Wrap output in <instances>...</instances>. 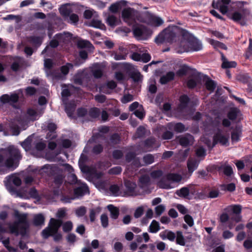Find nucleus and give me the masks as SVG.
I'll list each match as a JSON object with an SVG mask.
<instances>
[{
  "label": "nucleus",
  "mask_w": 252,
  "mask_h": 252,
  "mask_svg": "<svg viewBox=\"0 0 252 252\" xmlns=\"http://www.w3.org/2000/svg\"><path fill=\"white\" fill-rule=\"evenodd\" d=\"M61 226L63 233L68 234L67 236H76L74 234L70 233L73 227L71 221L63 222L62 220L54 218L50 219L48 226L42 232V236H62L61 234H58Z\"/></svg>",
  "instance_id": "nucleus-1"
},
{
  "label": "nucleus",
  "mask_w": 252,
  "mask_h": 252,
  "mask_svg": "<svg viewBox=\"0 0 252 252\" xmlns=\"http://www.w3.org/2000/svg\"><path fill=\"white\" fill-rule=\"evenodd\" d=\"M17 220L11 223L10 230L14 233L16 236L20 235L21 236H29L30 224L28 220L27 216L25 214H20L16 211L15 213Z\"/></svg>",
  "instance_id": "nucleus-2"
},
{
  "label": "nucleus",
  "mask_w": 252,
  "mask_h": 252,
  "mask_svg": "<svg viewBox=\"0 0 252 252\" xmlns=\"http://www.w3.org/2000/svg\"><path fill=\"white\" fill-rule=\"evenodd\" d=\"M179 29L177 27H168L163 30L156 38L155 42L158 44L163 43H172L179 39Z\"/></svg>",
  "instance_id": "nucleus-3"
},
{
  "label": "nucleus",
  "mask_w": 252,
  "mask_h": 252,
  "mask_svg": "<svg viewBox=\"0 0 252 252\" xmlns=\"http://www.w3.org/2000/svg\"><path fill=\"white\" fill-rule=\"evenodd\" d=\"M42 169L49 177H53V182L58 187H60L63 183L64 176L63 173V170L56 165H44Z\"/></svg>",
  "instance_id": "nucleus-4"
},
{
  "label": "nucleus",
  "mask_w": 252,
  "mask_h": 252,
  "mask_svg": "<svg viewBox=\"0 0 252 252\" xmlns=\"http://www.w3.org/2000/svg\"><path fill=\"white\" fill-rule=\"evenodd\" d=\"M229 135L222 134L221 129L218 128L217 132L213 137V142L211 146H210V141L209 140V145H208V146L213 148L218 144L222 146H227L229 145Z\"/></svg>",
  "instance_id": "nucleus-5"
},
{
  "label": "nucleus",
  "mask_w": 252,
  "mask_h": 252,
  "mask_svg": "<svg viewBox=\"0 0 252 252\" xmlns=\"http://www.w3.org/2000/svg\"><path fill=\"white\" fill-rule=\"evenodd\" d=\"M182 180V176L177 173H168L163 176L158 181V185L160 188L169 189V185L167 183L168 181L173 182H179Z\"/></svg>",
  "instance_id": "nucleus-6"
},
{
  "label": "nucleus",
  "mask_w": 252,
  "mask_h": 252,
  "mask_svg": "<svg viewBox=\"0 0 252 252\" xmlns=\"http://www.w3.org/2000/svg\"><path fill=\"white\" fill-rule=\"evenodd\" d=\"M132 31L134 36L138 39H147L151 34V31L143 25L133 26Z\"/></svg>",
  "instance_id": "nucleus-7"
},
{
  "label": "nucleus",
  "mask_w": 252,
  "mask_h": 252,
  "mask_svg": "<svg viewBox=\"0 0 252 252\" xmlns=\"http://www.w3.org/2000/svg\"><path fill=\"white\" fill-rule=\"evenodd\" d=\"M231 140L232 143H237L241 140L242 136V127L240 125H236L234 127L231 126Z\"/></svg>",
  "instance_id": "nucleus-8"
},
{
  "label": "nucleus",
  "mask_w": 252,
  "mask_h": 252,
  "mask_svg": "<svg viewBox=\"0 0 252 252\" xmlns=\"http://www.w3.org/2000/svg\"><path fill=\"white\" fill-rule=\"evenodd\" d=\"M190 77L186 82L187 86L189 89H193L200 82L201 79V74L199 72L193 73L190 76Z\"/></svg>",
  "instance_id": "nucleus-9"
},
{
  "label": "nucleus",
  "mask_w": 252,
  "mask_h": 252,
  "mask_svg": "<svg viewBox=\"0 0 252 252\" xmlns=\"http://www.w3.org/2000/svg\"><path fill=\"white\" fill-rule=\"evenodd\" d=\"M124 185L126 187L125 193L128 196H136L137 195L135 191L136 184L130 180H126L124 182Z\"/></svg>",
  "instance_id": "nucleus-10"
},
{
  "label": "nucleus",
  "mask_w": 252,
  "mask_h": 252,
  "mask_svg": "<svg viewBox=\"0 0 252 252\" xmlns=\"http://www.w3.org/2000/svg\"><path fill=\"white\" fill-rule=\"evenodd\" d=\"M194 140L193 136L189 133H187L185 135L181 136L179 138V143L183 147H187L193 144Z\"/></svg>",
  "instance_id": "nucleus-11"
},
{
  "label": "nucleus",
  "mask_w": 252,
  "mask_h": 252,
  "mask_svg": "<svg viewBox=\"0 0 252 252\" xmlns=\"http://www.w3.org/2000/svg\"><path fill=\"white\" fill-rule=\"evenodd\" d=\"M6 151L9 158H12L15 160H19L21 158L19 150L14 146L8 147Z\"/></svg>",
  "instance_id": "nucleus-12"
},
{
  "label": "nucleus",
  "mask_w": 252,
  "mask_h": 252,
  "mask_svg": "<svg viewBox=\"0 0 252 252\" xmlns=\"http://www.w3.org/2000/svg\"><path fill=\"white\" fill-rule=\"evenodd\" d=\"M122 17L125 22L129 21H131L132 22H135L132 14V9L131 8L124 9L122 12Z\"/></svg>",
  "instance_id": "nucleus-13"
},
{
  "label": "nucleus",
  "mask_w": 252,
  "mask_h": 252,
  "mask_svg": "<svg viewBox=\"0 0 252 252\" xmlns=\"http://www.w3.org/2000/svg\"><path fill=\"white\" fill-rule=\"evenodd\" d=\"M221 59L222 62L221 66L222 68L228 69L229 68H235L236 67V62L235 61H228L222 53H221Z\"/></svg>",
  "instance_id": "nucleus-14"
},
{
  "label": "nucleus",
  "mask_w": 252,
  "mask_h": 252,
  "mask_svg": "<svg viewBox=\"0 0 252 252\" xmlns=\"http://www.w3.org/2000/svg\"><path fill=\"white\" fill-rule=\"evenodd\" d=\"M86 74L87 73L85 70H78L74 77V82L75 84L81 85L83 83Z\"/></svg>",
  "instance_id": "nucleus-15"
},
{
  "label": "nucleus",
  "mask_w": 252,
  "mask_h": 252,
  "mask_svg": "<svg viewBox=\"0 0 252 252\" xmlns=\"http://www.w3.org/2000/svg\"><path fill=\"white\" fill-rule=\"evenodd\" d=\"M228 207L230 208L232 213L236 215L234 220L236 222L240 221L241 219L240 214L242 212V206L240 205H232Z\"/></svg>",
  "instance_id": "nucleus-16"
},
{
  "label": "nucleus",
  "mask_w": 252,
  "mask_h": 252,
  "mask_svg": "<svg viewBox=\"0 0 252 252\" xmlns=\"http://www.w3.org/2000/svg\"><path fill=\"white\" fill-rule=\"evenodd\" d=\"M175 78V73L173 71H169L165 75L160 77L159 83L162 85H165L173 80Z\"/></svg>",
  "instance_id": "nucleus-17"
},
{
  "label": "nucleus",
  "mask_w": 252,
  "mask_h": 252,
  "mask_svg": "<svg viewBox=\"0 0 252 252\" xmlns=\"http://www.w3.org/2000/svg\"><path fill=\"white\" fill-rule=\"evenodd\" d=\"M107 208L110 212V218L114 220H117L120 215L119 209L112 204L108 205Z\"/></svg>",
  "instance_id": "nucleus-18"
},
{
  "label": "nucleus",
  "mask_w": 252,
  "mask_h": 252,
  "mask_svg": "<svg viewBox=\"0 0 252 252\" xmlns=\"http://www.w3.org/2000/svg\"><path fill=\"white\" fill-rule=\"evenodd\" d=\"M189 46L191 50L194 51H198L202 49V44L196 38H192L189 41Z\"/></svg>",
  "instance_id": "nucleus-19"
},
{
  "label": "nucleus",
  "mask_w": 252,
  "mask_h": 252,
  "mask_svg": "<svg viewBox=\"0 0 252 252\" xmlns=\"http://www.w3.org/2000/svg\"><path fill=\"white\" fill-rule=\"evenodd\" d=\"M28 41L35 48H38L42 44V39L40 36H30L28 37Z\"/></svg>",
  "instance_id": "nucleus-20"
},
{
  "label": "nucleus",
  "mask_w": 252,
  "mask_h": 252,
  "mask_svg": "<svg viewBox=\"0 0 252 252\" xmlns=\"http://www.w3.org/2000/svg\"><path fill=\"white\" fill-rule=\"evenodd\" d=\"M89 192V188L86 184H84L74 189V194L77 196H83Z\"/></svg>",
  "instance_id": "nucleus-21"
},
{
  "label": "nucleus",
  "mask_w": 252,
  "mask_h": 252,
  "mask_svg": "<svg viewBox=\"0 0 252 252\" xmlns=\"http://www.w3.org/2000/svg\"><path fill=\"white\" fill-rule=\"evenodd\" d=\"M32 136H29L21 142V145L26 152L30 151L33 150L32 146Z\"/></svg>",
  "instance_id": "nucleus-22"
},
{
  "label": "nucleus",
  "mask_w": 252,
  "mask_h": 252,
  "mask_svg": "<svg viewBox=\"0 0 252 252\" xmlns=\"http://www.w3.org/2000/svg\"><path fill=\"white\" fill-rule=\"evenodd\" d=\"M204 78L206 79L205 85L207 90L210 92H214L217 86L216 82L208 77L207 75H205Z\"/></svg>",
  "instance_id": "nucleus-23"
},
{
  "label": "nucleus",
  "mask_w": 252,
  "mask_h": 252,
  "mask_svg": "<svg viewBox=\"0 0 252 252\" xmlns=\"http://www.w3.org/2000/svg\"><path fill=\"white\" fill-rule=\"evenodd\" d=\"M45 217L41 214L35 215L33 218L32 223L35 226H41L44 224Z\"/></svg>",
  "instance_id": "nucleus-24"
},
{
  "label": "nucleus",
  "mask_w": 252,
  "mask_h": 252,
  "mask_svg": "<svg viewBox=\"0 0 252 252\" xmlns=\"http://www.w3.org/2000/svg\"><path fill=\"white\" fill-rule=\"evenodd\" d=\"M76 105L73 103H68L65 105V111L69 118H73Z\"/></svg>",
  "instance_id": "nucleus-25"
},
{
  "label": "nucleus",
  "mask_w": 252,
  "mask_h": 252,
  "mask_svg": "<svg viewBox=\"0 0 252 252\" xmlns=\"http://www.w3.org/2000/svg\"><path fill=\"white\" fill-rule=\"evenodd\" d=\"M240 113V111L237 108H232L230 109L227 114L228 119L231 121L235 120L239 114Z\"/></svg>",
  "instance_id": "nucleus-26"
},
{
  "label": "nucleus",
  "mask_w": 252,
  "mask_h": 252,
  "mask_svg": "<svg viewBox=\"0 0 252 252\" xmlns=\"http://www.w3.org/2000/svg\"><path fill=\"white\" fill-rule=\"evenodd\" d=\"M221 170H223V174L226 176L230 177L233 174V169L229 165H224L220 166L218 168V170L220 171Z\"/></svg>",
  "instance_id": "nucleus-27"
},
{
  "label": "nucleus",
  "mask_w": 252,
  "mask_h": 252,
  "mask_svg": "<svg viewBox=\"0 0 252 252\" xmlns=\"http://www.w3.org/2000/svg\"><path fill=\"white\" fill-rule=\"evenodd\" d=\"M92 73L95 78L99 79L103 75L102 70L100 68V66L98 64H95L93 68L92 69Z\"/></svg>",
  "instance_id": "nucleus-28"
},
{
  "label": "nucleus",
  "mask_w": 252,
  "mask_h": 252,
  "mask_svg": "<svg viewBox=\"0 0 252 252\" xmlns=\"http://www.w3.org/2000/svg\"><path fill=\"white\" fill-rule=\"evenodd\" d=\"M190 70V67L184 64L177 71L176 75L179 77H182L187 75L188 72Z\"/></svg>",
  "instance_id": "nucleus-29"
},
{
  "label": "nucleus",
  "mask_w": 252,
  "mask_h": 252,
  "mask_svg": "<svg viewBox=\"0 0 252 252\" xmlns=\"http://www.w3.org/2000/svg\"><path fill=\"white\" fill-rule=\"evenodd\" d=\"M176 193L181 197L187 198L189 194V189L188 187H184L176 190Z\"/></svg>",
  "instance_id": "nucleus-30"
},
{
  "label": "nucleus",
  "mask_w": 252,
  "mask_h": 252,
  "mask_svg": "<svg viewBox=\"0 0 252 252\" xmlns=\"http://www.w3.org/2000/svg\"><path fill=\"white\" fill-rule=\"evenodd\" d=\"M101 211V208L100 207H97L94 209H92L90 210L89 217L90 221L92 222L95 221L96 215L99 214Z\"/></svg>",
  "instance_id": "nucleus-31"
},
{
  "label": "nucleus",
  "mask_w": 252,
  "mask_h": 252,
  "mask_svg": "<svg viewBox=\"0 0 252 252\" xmlns=\"http://www.w3.org/2000/svg\"><path fill=\"white\" fill-rule=\"evenodd\" d=\"M180 106L183 108H186L190 101V98L187 94L182 95L179 98Z\"/></svg>",
  "instance_id": "nucleus-32"
},
{
  "label": "nucleus",
  "mask_w": 252,
  "mask_h": 252,
  "mask_svg": "<svg viewBox=\"0 0 252 252\" xmlns=\"http://www.w3.org/2000/svg\"><path fill=\"white\" fill-rule=\"evenodd\" d=\"M146 128L142 126H139L136 129L135 133V136L137 138H141L144 137L146 135Z\"/></svg>",
  "instance_id": "nucleus-33"
},
{
  "label": "nucleus",
  "mask_w": 252,
  "mask_h": 252,
  "mask_svg": "<svg viewBox=\"0 0 252 252\" xmlns=\"http://www.w3.org/2000/svg\"><path fill=\"white\" fill-rule=\"evenodd\" d=\"M73 65L71 63H67L65 65H63L60 68L61 73L64 75H66L68 74L69 70L73 68Z\"/></svg>",
  "instance_id": "nucleus-34"
},
{
  "label": "nucleus",
  "mask_w": 252,
  "mask_h": 252,
  "mask_svg": "<svg viewBox=\"0 0 252 252\" xmlns=\"http://www.w3.org/2000/svg\"><path fill=\"white\" fill-rule=\"evenodd\" d=\"M159 230V223L155 220H153L149 227V231L151 233H156Z\"/></svg>",
  "instance_id": "nucleus-35"
},
{
  "label": "nucleus",
  "mask_w": 252,
  "mask_h": 252,
  "mask_svg": "<svg viewBox=\"0 0 252 252\" xmlns=\"http://www.w3.org/2000/svg\"><path fill=\"white\" fill-rule=\"evenodd\" d=\"M188 171L192 173L198 167V163L195 160H189L187 163Z\"/></svg>",
  "instance_id": "nucleus-36"
},
{
  "label": "nucleus",
  "mask_w": 252,
  "mask_h": 252,
  "mask_svg": "<svg viewBox=\"0 0 252 252\" xmlns=\"http://www.w3.org/2000/svg\"><path fill=\"white\" fill-rule=\"evenodd\" d=\"M107 23L110 26L114 27L118 25V20L115 16L111 15L107 17Z\"/></svg>",
  "instance_id": "nucleus-37"
},
{
  "label": "nucleus",
  "mask_w": 252,
  "mask_h": 252,
  "mask_svg": "<svg viewBox=\"0 0 252 252\" xmlns=\"http://www.w3.org/2000/svg\"><path fill=\"white\" fill-rule=\"evenodd\" d=\"M77 45L79 48H90L93 46L91 42L83 39L78 40Z\"/></svg>",
  "instance_id": "nucleus-38"
},
{
  "label": "nucleus",
  "mask_w": 252,
  "mask_h": 252,
  "mask_svg": "<svg viewBox=\"0 0 252 252\" xmlns=\"http://www.w3.org/2000/svg\"><path fill=\"white\" fill-rule=\"evenodd\" d=\"M90 25L91 27L101 30H103L105 28V25L102 23L101 21L94 19L91 21Z\"/></svg>",
  "instance_id": "nucleus-39"
},
{
  "label": "nucleus",
  "mask_w": 252,
  "mask_h": 252,
  "mask_svg": "<svg viewBox=\"0 0 252 252\" xmlns=\"http://www.w3.org/2000/svg\"><path fill=\"white\" fill-rule=\"evenodd\" d=\"M100 111L99 108L97 107H93L90 109L89 111V116L94 119H96L99 117Z\"/></svg>",
  "instance_id": "nucleus-40"
},
{
  "label": "nucleus",
  "mask_w": 252,
  "mask_h": 252,
  "mask_svg": "<svg viewBox=\"0 0 252 252\" xmlns=\"http://www.w3.org/2000/svg\"><path fill=\"white\" fill-rule=\"evenodd\" d=\"M124 2V1H121L112 4L109 7V10L113 13H117L121 8V3Z\"/></svg>",
  "instance_id": "nucleus-41"
},
{
  "label": "nucleus",
  "mask_w": 252,
  "mask_h": 252,
  "mask_svg": "<svg viewBox=\"0 0 252 252\" xmlns=\"http://www.w3.org/2000/svg\"><path fill=\"white\" fill-rule=\"evenodd\" d=\"M237 79L240 82L247 84L251 79L247 74H240L237 75Z\"/></svg>",
  "instance_id": "nucleus-42"
},
{
  "label": "nucleus",
  "mask_w": 252,
  "mask_h": 252,
  "mask_svg": "<svg viewBox=\"0 0 252 252\" xmlns=\"http://www.w3.org/2000/svg\"><path fill=\"white\" fill-rule=\"evenodd\" d=\"M11 223H7L8 226L7 227H5L2 222L0 221V234H4L7 233L9 234H14V233L11 232L10 230Z\"/></svg>",
  "instance_id": "nucleus-43"
},
{
  "label": "nucleus",
  "mask_w": 252,
  "mask_h": 252,
  "mask_svg": "<svg viewBox=\"0 0 252 252\" xmlns=\"http://www.w3.org/2000/svg\"><path fill=\"white\" fill-rule=\"evenodd\" d=\"M71 12V9L66 6L62 7L60 10L61 14L64 18L69 17Z\"/></svg>",
  "instance_id": "nucleus-44"
},
{
  "label": "nucleus",
  "mask_w": 252,
  "mask_h": 252,
  "mask_svg": "<svg viewBox=\"0 0 252 252\" xmlns=\"http://www.w3.org/2000/svg\"><path fill=\"white\" fill-rule=\"evenodd\" d=\"M110 140L113 144H118L120 143L121 140L120 136L117 133H113L111 135Z\"/></svg>",
  "instance_id": "nucleus-45"
},
{
  "label": "nucleus",
  "mask_w": 252,
  "mask_h": 252,
  "mask_svg": "<svg viewBox=\"0 0 252 252\" xmlns=\"http://www.w3.org/2000/svg\"><path fill=\"white\" fill-rule=\"evenodd\" d=\"M143 161L146 165H149L154 162V157L151 154H147L143 157Z\"/></svg>",
  "instance_id": "nucleus-46"
},
{
  "label": "nucleus",
  "mask_w": 252,
  "mask_h": 252,
  "mask_svg": "<svg viewBox=\"0 0 252 252\" xmlns=\"http://www.w3.org/2000/svg\"><path fill=\"white\" fill-rule=\"evenodd\" d=\"M100 222L103 228H106L108 226V217L107 215L104 213L100 216Z\"/></svg>",
  "instance_id": "nucleus-47"
},
{
  "label": "nucleus",
  "mask_w": 252,
  "mask_h": 252,
  "mask_svg": "<svg viewBox=\"0 0 252 252\" xmlns=\"http://www.w3.org/2000/svg\"><path fill=\"white\" fill-rule=\"evenodd\" d=\"M174 130L177 132L181 133L186 131L187 129L184 125L182 123H177L174 126Z\"/></svg>",
  "instance_id": "nucleus-48"
},
{
  "label": "nucleus",
  "mask_w": 252,
  "mask_h": 252,
  "mask_svg": "<svg viewBox=\"0 0 252 252\" xmlns=\"http://www.w3.org/2000/svg\"><path fill=\"white\" fill-rule=\"evenodd\" d=\"M155 139L154 138H149L144 141V147L147 148H152L155 143Z\"/></svg>",
  "instance_id": "nucleus-49"
},
{
  "label": "nucleus",
  "mask_w": 252,
  "mask_h": 252,
  "mask_svg": "<svg viewBox=\"0 0 252 252\" xmlns=\"http://www.w3.org/2000/svg\"><path fill=\"white\" fill-rule=\"evenodd\" d=\"M122 171V168L120 166H115L111 168L108 170V174L110 175H119Z\"/></svg>",
  "instance_id": "nucleus-50"
},
{
  "label": "nucleus",
  "mask_w": 252,
  "mask_h": 252,
  "mask_svg": "<svg viewBox=\"0 0 252 252\" xmlns=\"http://www.w3.org/2000/svg\"><path fill=\"white\" fill-rule=\"evenodd\" d=\"M103 147L101 144H98L94 145L92 149V153L95 155L100 154L102 152Z\"/></svg>",
  "instance_id": "nucleus-51"
},
{
  "label": "nucleus",
  "mask_w": 252,
  "mask_h": 252,
  "mask_svg": "<svg viewBox=\"0 0 252 252\" xmlns=\"http://www.w3.org/2000/svg\"><path fill=\"white\" fill-rule=\"evenodd\" d=\"M130 77L134 82H138L142 79V75L139 72H133L131 73Z\"/></svg>",
  "instance_id": "nucleus-52"
},
{
  "label": "nucleus",
  "mask_w": 252,
  "mask_h": 252,
  "mask_svg": "<svg viewBox=\"0 0 252 252\" xmlns=\"http://www.w3.org/2000/svg\"><path fill=\"white\" fill-rule=\"evenodd\" d=\"M136 154L134 152H129L125 156L126 161L129 163L136 158Z\"/></svg>",
  "instance_id": "nucleus-53"
},
{
  "label": "nucleus",
  "mask_w": 252,
  "mask_h": 252,
  "mask_svg": "<svg viewBox=\"0 0 252 252\" xmlns=\"http://www.w3.org/2000/svg\"><path fill=\"white\" fill-rule=\"evenodd\" d=\"M124 156L123 153L121 150H115L112 152V157L115 159H120Z\"/></svg>",
  "instance_id": "nucleus-54"
},
{
  "label": "nucleus",
  "mask_w": 252,
  "mask_h": 252,
  "mask_svg": "<svg viewBox=\"0 0 252 252\" xmlns=\"http://www.w3.org/2000/svg\"><path fill=\"white\" fill-rule=\"evenodd\" d=\"M34 149L37 151H42L46 148V144L42 141L37 142L34 144Z\"/></svg>",
  "instance_id": "nucleus-55"
},
{
  "label": "nucleus",
  "mask_w": 252,
  "mask_h": 252,
  "mask_svg": "<svg viewBox=\"0 0 252 252\" xmlns=\"http://www.w3.org/2000/svg\"><path fill=\"white\" fill-rule=\"evenodd\" d=\"M170 241H174L176 240V243L182 246L185 245V240L184 237H167Z\"/></svg>",
  "instance_id": "nucleus-56"
},
{
  "label": "nucleus",
  "mask_w": 252,
  "mask_h": 252,
  "mask_svg": "<svg viewBox=\"0 0 252 252\" xmlns=\"http://www.w3.org/2000/svg\"><path fill=\"white\" fill-rule=\"evenodd\" d=\"M36 89L31 86L28 87L25 89L26 94L28 96L34 95L36 93Z\"/></svg>",
  "instance_id": "nucleus-57"
},
{
  "label": "nucleus",
  "mask_w": 252,
  "mask_h": 252,
  "mask_svg": "<svg viewBox=\"0 0 252 252\" xmlns=\"http://www.w3.org/2000/svg\"><path fill=\"white\" fill-rule=\"evenodd\" d=\"M242 15L239 12H234L231 16V19L235 22L239 23L242 18Z\"/></svg>",
  "instance_id": "nucleus-58"
},
{
  "label": "nucleus",
  "mask_w": 252,
  "mask_h": 252,
  "mask_svg": "<svg viewBox=\"0 0 252 252\" xmlns=\"http://www.w3.org/2000/svg\"><path fill=\"white\" fill-rule=\"evenodd\" d=\"M110 191L114 195H117L120 191V187L118 185H112L109 187Z\"/></svg>",
  "instance_id": "nucleus-59"
},
{
  "label": "nucleus",
  "mask_w": 252,
  "mask_h": 252,
  "mask_svg": "<svg viewBox=\"0 0 252 252\" xmlns=\"http://www.w3.org/2000/svg\"><path fill=\"white\" fill-rule=\"evenodd\" d=\"M28 193L31 197L32 198L37 199L39 197L38 191L34 187L31 188L29 191Z\"/></svg>",
  "instance_id": "nucleus-60"
},
{
  "label": "nucleus",
  "mask_w": 252,
  "mask_h": 252,
  "mask_svg": "<svg viewBox=\"0 0 252 252\" xmlns=\"http://www.w3.org/2000/svg\"><path fill=\"white\" fill-rule=\"evenodd\" d=\"M53 62L51 59H46L44 60V67L48 70H50L53 66Z\"/></svg>",
  "instance_id": "nucleus-61"
},
{
  "label": "nucleus",
  "mask_w": 252,
  "mask_h": 252,
  "mask_svg": "<svg viewBox=\"0 0 252 252\" xmlns=\"http://www.w3.org/2000/svg\"><path fill=\"white\" fill-rule=\"evenodd\" d=\"M87 113V109L84 107H80L77 110V114L79 117H83L85 116Z\"/></svg>",
  "instance_id": "nucleus-62"
},
{
  "label": "nucleus",
  "mask_w": 252,
  "mask_h": 252,
  "mask_svg": "<svg viewBox=\"0 0 252 252\" xmlns=\"http://www.w3.org/2000/svg\"><path fill=\"white\" fill-rule=\"evenodd\" d=\"M229 219L228 215L226 213H222L219 217V221L221 223H225Z\"/></svg>",
  "instance_id": "nucleus-63"
},
{
  "label": "nucleus",
  "mask_w": 252,
  "mask_h": 252,
  "mask_svg": "<svg viewBox=\"0 0 252 252\" xmlns=\"http://www.w3.org/2000/svg\"><path fill=\"white\" fill-rule=\"evenodd\" d=\"M165 207L163 205H159L155 208V213L158 216H160L165 211Z\"/></svg>",
  "instance_id": "nucleus-64"
}]
</instances>
